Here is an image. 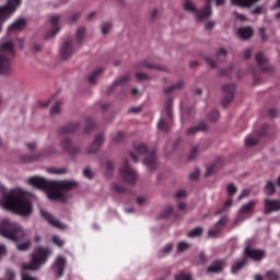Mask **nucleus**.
Instances as JSON below:
<instances>
[{"label":"nucleus","instance_id":"51","mask_svg":"<svg viewBox=\"0 0 280 280\" xmlns=\"http://www.w3.org/2000/svg\"><path fill=\"white\" fill-rule=\"evenodd\" d=\"M94 128H95V122L93 120H91V118H88L86 125L84 127V132L89 133V132H91V130H94Z\"/></svg>","mask_w":280,"mask_h":280},{"label":"nucleus","instance_id":"15","mask_svg":"<svg viewBox=\"0 0 280 280\" xmlns=\"http://www.w3.org/2000/svg\"><path fill=\"white\" fill-rule=\"evenodd\" d=\"M226 268V260L217 259L210 266L207 267L206 272L208 275H220Z\"/></svg>","mask_w":280,"mask_h":280},{"label":"nucleus","instance_id":"11","mask_svg":"<svg viewBox=\"0 0 280 280\" xmlns=\"http://www.w3.org/2000/svg\"><path fill=\"white\" fill-rule=\"evenodd\" d=\"M119 176L127 185H135L137 183V171L130 167L127 160L124 161V166L119 170Z\"/></svg>","mask_w":280,"mask_h":280},{"label":"nucleus","instance_id":"44","mask_svg":"<svg viewBox=\"0 0 280 280\" xmlns=\"http://www.w3.org/2000/svg\"><path fill=\"white\" fill-rule=\"evenodd\" d=\"M266 279L267 280H279L280 279L279 272L275 271V269H271V270L267 271Z\"/></svg>","mask_w":280,"mask_h":280},{"label":"nucleus","instance_id":"61","mask_svg":"<svg viewBox=\"0 0 280 280\" xmlns=\"http://www.w3.org/2000/svg\"><path fill=\"white\" fill-rule=\"evenodd\" d=\"M175 280H191V276L187 273H178Z\"/></svg>","mask_w":280,"mask_h":280},{"label":"nucleus","instance_id":"9","mask_svg":"<svg viewBox=\"0 0 280 280\" xmlns=\"http://www.w3.org/2000/svg\"><path fill=\"white\" fill-rule=\"evenodd\" d=\"M173 106L174 98H168L165 103V110L168 120H166L165 118H161L158 122V129L162 130V132H170L172 119H174V113L172 112Z\"/></svg>","mask_w":280,"mask_h":280},{"label":"nucleus","instance_id":"33","mask_svg":"<svg viewBox=\"0 0 280 280\" xmlns=\"http://www.w3.org/2000/svg\"><path fill=\"white\" fill-rule=\"evenodd\" d=\"M259 0H231L232 5H241V8H250L254 3H257Z\"/></svg>","mask_w":280,"mask_h":280},{"label":"nucleus","instance_id":"57","mask_svg":"<svg viewBox=\"0 0 280 280\" xmlns=\"http://www.w3.org/2000/svg\"><path fill=\"white\" fill-rule=\"evenodd\" d=\"M52 244H56V246L62 248V246H65V241H61L60 236H54Z\"/></svg>","mask_w":280,"mask_h":280},{"label":"nucleus","instance_id":"18","mask_svg":"<svg viewBox=\"0 0 280 280\" xmlns=\"http://www.w3.org/2000/svg\"><path fill=\"white\" fill-rule=\"evenodd\" d=\"M50 23L52 25V30L48 31L45 35L46 40H49V38H54L58 32H60V26L58 23H60V15H54L50 18Z\"/></svg>","mask_w":280,"mask_h":280},{"label":"nucleus","instance_id":"2","mask_svg":"<svg viewBox=\"0 0 280 280\" xmlns=\"http://www.w3.org/2000/svg\"><path fill=\"white\" fill-rule=\"evenodd\" d=\"M0 235L11 242H21V240H25V230L21 224L10 219H4L0 223Z\"/></svg>","mask_w":280,"mask_h":280},{"label":"nucleus","instance_id":"54","mask_svg":"<svg viewBox=\"0 0 280 280\" xmlns=\"http://www.w3.org/2000/svg\"><path fill=\"white\" fill-rule=\"evenodd\" d=\"M113 27V24L110 22H106L102 25V34L106 36L108 32H110V28Z\"/></svg>","mask_w":280,"mask_h":280},{"label":"nucleus","instance_id":"38","mask_svg":"<svg viewBox=\"0 0 280 280\" xmlns=\"http://www.w3.org/2000/svg\"><path fill=\"white\" fill-rule=\"evenodd\" d=\"M205 233V229L202 228H195L190 232H188L187 237L194 238V237H200Z\"/></svg>","mask_w":280,"mask_h":280},{"label":"nucleus","instance_id":"35","mask_svg":"<svg viewBox=\"0 0 280 280\" xmlns=\"http://www.w3.org/2000/svg\"><path fill=\"white\" fill-rule=\"evenodd\" d=\"M51 154H56V147H48L39 156L33 158V161H38V159H43L45 156H51Z\"/></svg>","mask_w":280,"mask_h":280},{"label":"nucleus","instance_id":"20","mask_svg":"<svg viewBox=\"0 0 280 280\" xmlns=\"http://www.w3.org/2000/svg\"><path fill=\"white\" fill-rule=\"evenodd\" d=\"M80 126L81 124L79 121L65 125L59 128V135L63 137H66V135H72V132H77L78 130H80Z\"/></svg>","mask_w":280,"mask_h":280},{"label":"nucleus","instance_id":"55","mask_svg":"<svg viewBox=\"0 0 280 280\" xmlns=\"http://www.w3.org/2000/svg\"><path fill=\"white\" fill-rule=\"evenodd\" d=\"M174 248V244L170 243V244H166L164 246V248H162L160 250V255H168V253Z\"/></svg>","mask_w":280,"mask_h":280},{"label":"nucleus","instance_id":"40","mask_svg":"<svg viewBox=\"0 0 280 280\" xmlns=\"http://www.w3.org/2000/svg\"><path fill=\"white\" fill-rule=\"evenodd\" d=\"M174 212V207L167 206L164 211L160 214L161 220L167 219Z\"/></svg>","mask_w":280,"mask_h":280},{"label":"nucleus","instance_id":"37","mask_svg":"<svg viewBox=\"0 0 280 280\" xmlns=\"http://www.w3.org/2000/svg\"><path fill=\"white\" fill-rule=\"evenodd\" d=\"M182 86H184V83H183V81H179L176 84H173V85L164 89V93H165V95H170V93H174V91H178V89H180Z\"/></svg>","mask_w":280,"mask_h":280},{"label":"nucleus","instance_id":"22","mask_svg":"<svg viewBox=\"0 0 280 280\" xmlns=\"http://www.w3.org/2000/svg\"><path fill=\"white\" fill-rule=\"evenodd\" d=\"M66 266H67V259H65V257L62 256L57 257L55 261V269L58 277H62V275H65Z\"/></svg>","mask_w":280,"mask_h":280},{"label":"nucleus","instance_id":"8","mask_svg":"<svg viewBox=\"0 0 280 280\" xmlns=\"http://www.w3.org/2000/svg\"><path fill=\"white\" fill-rule=\"evenodd\" d=\"M21 3L22 0H8L5 5L0 7V32L3 27V23L10 19L13 12H16V9Z\"/></svg>","mask_w":280,"mask_h":280},{"label":"nucleus","instance_id":"30","mask_svg":"<svg viewBox=\"0 0 280 280\" xmlns=\"http://www.w3.org/2000/svg\"><path fill=\"white\" fill-rule=\"evenodd\" d=\"M222 163H224V160L222 158H219L217 162L212 165H210L206 171V176H211L212 174H215L218 172L219 167H222Z\"/></svg>","mask_w":280,"mask_h":280},{"label":"nucleus","instance_id":"64","mask_svg":"<svg viewBox=\"0 0 280 280\" xmlns=\"http://www.w3.org/2000/svg\"><path fill=\"white\" fill-rule=\"evenodd\" d=\"M22 280H36V278L30 276L28 273H25V271L22 272Z\"/></svg>","mask_w":280,"mask_h":280},{"label":"nucleus","instance_id":"29","mask_svg":"<svg viewBox=\"0 0 280 280\" xmlns=\"http://www.w3.org/2000/svg\"><path fill=\"white\" fill-rule=\"evenodd\" d=\"M26 22L24 19H20L15 21L13 24H11L8 30L9 32H21L25 28Z\"/></svg>","mask_w":280,"mask_h":280},{"label":"nucleus","instance_id":"50","mask_svg":"<svg viewBox=\"0 0 280 280\" xmlns=\"http://www.w3.org/2000/svg\"><path fill=\"white\" fill-rule=\"evenodd\" d=\"M124 131H118L117 135L112 138V143H121V141H124Z\"/></svg>","mask_w":280,"mask_h":280},{"label":"nucleus","instance_id":"12","mask_svg":"<svg viewBox=\"0 0 280 280\" xmlns=\"http://www.w3.org/2000/svg\"><path fill=\"white\" fill-rule=\"evenodd\" d=\"M244 257L246 259H252V261H264L266 259V250L252 248L250 245H247L244 249Z\"/></svg>","mask_w":280,"mask_h":280},{"label":"nucleus","instance_id":"59","mask_svg":"<svg viewBox=\"0 0 280 280\" xmlns=\"http://www.w3.org/2000/svg\"><path fill=\"white\" fill-rule=\"evenodd\" d=\"M83 176L85 178H89V180H93V176H94L93 171H91V168H84Z\"/></svg>","mask_w":280,"mask_h":280},{"label":"nucleus","instance_id":"19","mask_svg":"<svg viewBox=\"0 0 280 280\" xmlns=\"http://www.w3.org/2000/svg\"><path fill=\"white\" fill-rule=\"evenodd\" d=\"M104 144V135L98 133L93 143L88 148V154H96L100 151V148Z\"/></svg>","mask_w":280,"mask_h":280},{"label":"nucleus","instance_id":"3","mask_svg":"<svg viewBox=\"0 0 280 280\" xmlns=\"http://www.w3.org/2000/svg\"><path fill=\"white\" fill-rule=\"evenodd\" d=\"M0 75H10L12 73V58H14V43L8 40L0 46Z\"/></svg>","mask_w":280,"mask_h":280},{"label":"nucleus","instance_id":"45","mask_svg":"<svg viewBox=\"0 0 280 280\" xmlns=\"http://www.w3.org/2000/svg\"><path fill=\"white\" fill-rule=\"evenodd\" d=\"M16 248L18 250H21V252L30 250V248H32V242L26 241L24 243L18 244Z\"/></svg>","mask_w":280,"mask_h":280},{"label":"nucleus","instance_id":"63","mask_svg":"<svg viewBox=\"0 0 280 280\" xmlns=\"http://www.w3.org/2000/svg\"><path fill=\"white\" fill-rule=\"evenodd\" d=\"M14 277H16V273H14L13 270H7V279L8 280H14Z\"/></svg>","mask_w":280,"mask_h":280},{"label":"nucleus","instance_id":"52","mask_svg":"<svg viewBox=\"0 0 280 280\" xmlns=\"http://www.w3.org/2000/svg\"><path fill=\"white\" fill-rule=\"evenodd\" d=\"M113 187V190L116 192V194H126V188L122 187L121 185L117 184V183H114L112 185Z\"/></svg>","mask_w":280,"mask_h":280},{"label":"nucleus","instance_id":"53","mask_svg":"<svg viewBox=\"0 0 280 280\" xmlns=\"http://www.w3.org/2000/svg\"><path fill=\"white\" fill-rule=\"evenodd\" d=\"M141 67H144L145 69H161V67L154 65V63H150L149 60H143L141 62Z\"/></svg>","mask_w":280,"mask_h":280},{"label":"nucleus","instance_id":"7","mask_svg":"<svg viewBox=\"0 0 280 280\" xmlns=\"http://www.w3.org/2000/svg\"><path fill=\"white\" fill-rule=\"evenodd\" d=\"M206 5L198 11L196 5H194V2L191 0H185L184 1V10L186 12H191L192 14H196L198 21H205V19H209L211 16V0H206Z\"/></svg>","mask_w":280,"mask_h":280},{"label":"nucleus","instance_id":"26","mask_svg":"<svg viewBox=\"0 0 280 280\" xmlns=\"http://www.w3.org/2000/svg\"><path fill=\"white\" fill-rule=\"evenodd\" d=\"M257 207V201H249L243 205L240 209V215H248V213H253V210Z\"/></svg>","mask_w":280,"mask_h":280},{"label":"nucleus","instance_id":"43","mask_svg":"<svg viewBox=\"0 0 280 280\" xmlns=\"http://www.w3.org/2000/svg\"><path fill=\"white\" fill-rule=\"evenodd\" d=\"M60 106H62V101H58L55 103V105L50 109L51 117H54V115H60Z\"/></svg>","mask_w":280,"mask_h":280},{"label":"nucleus","instance_id":"41","mask_svg":"<svg viewBox=\"0 0 280 280\" xmlns=\"http://www.w3.org/2000/svg\"><path fill=\"white\" fill-rule=\"evenodd\" d=\"M226 192L230 198H233L237 194V186L235 184L231 183L226 187Z\"/></svg>","mask_w":280,"mask_h":280},{"label":"nucleus","instance_id":"46","mask_svg":"<svg viewBox=\"0 0 280 280\" xmlns=\"http://www.w3.org/2000/svg\"><path fill=\"white\" fill-rule=\"evenodd\" d=\"M208 119L210 121H218V119H220V112H218V109H212L208 115Z\"/></svg>","mask_w":280,"mask_h":280},{"label":"nucleus","instance_id":"25","mask_svg":"<svg viewBox=\"0 0 280 280\" xmlns=\"http://www.w3.org/2000/svg\"><path fill=\"white\" fill-rule=\"evenodd\" d=\"M206 130H209V126H207V122L200 121L197 126L188 128L187 135H196V132H206Z\"/></svg>","mask_w":280,"mask_h":280},{"label":"nucleus","instance_id":"24","mask_svg":"<svg viewBox=\"0 0 280 280\" xmlns=\"http://www.w3.org/2000/svg\"><path fill=\"white\" fill-rule=\"evenodd\" d=\"M255 60L257 62V66L261 67L262 71H265V72L272 71V69L270 67H266L268 59H267L266 55H264V52L256 54Z\"/></svg>","mask_w":280,"mask_h":280},{"label":"nucleus","instance_id":"56","mask_svg":"<svg viewBox=\"0 0 280 280\" xmlns=\"http://www.w3.org/2000/svg\"><path fill=\"white\" fill-rule=\"evenodd\" d=\"M228 55H229V51H226V49H224V48H221V49H219V51L217 52V58H218L219 60H224Z\"/></svg>","mask_w":280,"mask_h":280},{"label":"nucleus","instance_id":"4","mask_svg":"<svg viewBox=\"0 0 280 280\" xmlns=\"http://www.w3.org/2000/svg\"><path fill=\"white\" fill-rule=\"evenodd\" d=\"M40 180H46L45 177H38L34 176L28 179L30 185L33 187H36L37 189H43L44 191H47V197L49 200L60 202H65L67 200V195H65L60 188H56L54 186L45 187L42 185Z\"/></svg>","mask_w":280,"mask_h":280},{"label":"nucleus","instance_id":"28","mask_svg":"<svg viewBox=\"0 0 280 280\" xmlns=\"http://www.w3.org/2000/svg\"><path fill=\"white\" fill-rule=\"evenodd\" d=\"M130 80V75L126 74L121 79L116 80L109 88H107V95H110L117 86H121V84H126Z\"/></svg>","mask_w":280,"mask_h":280},{"label":"nucleus","instance_id":"49","mask_svg":"<svg viewBox=\"0 0 280 280\" xmlns=\"http://www.w3.org/2000/svg\"><path fill=\"white\" fill-rule=\"evenodd\" d=\"M48 174H57V175H62L67 174V168H54L49 167L47 168Z\"/></svg>","mask_w":280,"mask_h":280},{"label":"nucleus","instance_id":"14","mask_svg":"<svg viewBox=\"0 0 280 280\" xmlns=\"http://www.w3.org/2000/svg\"><path fill=\"white\" fill-rule=\"evenodd\" d=\"M61 149L63 152H67L71 156H75V154H80V147L73 144L71 138H63L60 142Z\"/></svg>","mask_w":280,"mask_h":280},{"label":"nucleus","instance_id":"32","mask_svg":"<svg viewBox=\"0 0 280 280\" xmlns=\"http://www.w3.org/2000/svg\"><path fill=\"white\" fill-rule=\"evenodd\" d=\"M247 264H248V259H246L244 256L242 260L236 261L232 266V269H231L232 273L237 275V272H240V270H242L244 268V266H246Z\"/></svg>","mask_w":280,"mask_h":280},{"label":"nucleus","instance_id":"58","mask_svg":"<svg viewBox=\"0 0 280 280\" xmlns=\"http://www.w3.org/2000/svg\"><path fill=\"white\" fill-rule=\"evenodd\" d=\"M136 79L138 80V82H143V80H150V77H148V74L143 72H138L136 73Z\"/></svg>","mask_w":280,"mask_h":280},{"label":"nucleus","instance_id":"21","mask_svg":"<svg viewBox=\"0 0 280 280\" xmlns=\"http://www.w3.org/2000/svg\"><path fill=\"white\" fill-rule=\"evenodd\" d=\"M40 213L44 220L46 222H49L51 226H55V229H63L65 225L62 224V222H60L58 219H55L54 215H51V213L45 210H40Z\"/></svg>","mask_w":280,"mask_h":280},{"label":"nucleus","instance_id":"60","mask_svg":"<svg viewBox=\"0 0 280 280\" xmlns=\"http://www.w3.org/2000/svg\"><path fill=\"white\" fill-rule=\"evenodd\" d=\"M197 261H198V264H207V261H208L207 255H205V253L201 252L197 256Z\"/></svg>","mask_w":280,"mask_h":280},{"label":"nucleus","instance_id":"5","mask_svg":"<svg viewBox=\"0 0 280 280\" xmlns=\"http://www.w3.org/2000/svg\"><path fill=\"white\" fill-rule=\"evenodd\" d=\"M49 255H51V249L45 247L35 248L32 261L23 265V270H38L43 264H47V259H49Z\"/></svg>","mask_w":280,"mask_h":280},{"label":"nucleus","instance_id":"1","mask_svg":"<svg viewBox=\"0 0 280 280\" xmlns=\"http://www.w3.org/2000/svg\"><path fill=\"white\" fill-rule=\"evenodd\" d=\"M2 192V199L0 205L7 211H12V213H16V215L27 217L32 215V201L25 195L23 190L13 189L10 191H5L3 186H0V194Z\"/></svg>","mask_w":280,"mask_h":280},{"label":"nucleus","instance_id":"62","mask_svg":"<svg viewBox=\"0 0 280 280\" xmlns=\"http://www.w3.org/2000/svg\"><path fill=\"white\" fill-rule=\"evenodd\" d=\"M268 131V125H262L260 129L257 131L258 137H265Z\"/></svg>","mask_w":280,"mask_h":280},{"label":"nucleus","instance_id":"13","mask_svg":"<svg viewBox=\"0 0 280 280\" xmlns=\"http://www.w3.org/2000/svg\"><path fill=\"white\" fill-rule=\"evenodd\" d=\"M223 97L221 104L224 108L229 106L235 97V84H225L222 86Z\"/></svg>","mask_w":280,"mask_h":280},{"label":"nucleus","instance_id":"16","mask_svg":"<svg viewBox=\"0 0 280 280\" xmlns=\"http://www.w3.org/2000/svg\"><path fill=\"white\" fill-rule=\"evenodd\" d=\"M264 207H265V209H264L265 215H270V213L280 211V200L279 199H265Z\"/></svg>","mask_w":280,"mask_h":280},{"label":"nucleus","instance_id":"34","mask_svg":"<svg viewBox=\"0 0 280 280\" xmlns=\"http://www.w3.org/2000/svg\"><path fill=\"white\" fill-rule=\"evenodd\" d=\"M259 144V137L247 136L245 138V147L246 148H255V145Z\"/></svg>","mask_w":280,"mask_h":280},{"label":"nucleus","instance_id":"47","mask_svg":"<svg viewBox=\"0 0 280 280\" xmlns=\"http://www.w3.org/2000/svg\"><path fill=\"white\" fill-rule=\"evenodd\" d=\"M190 245L187 242H179L177 244V253H185V250H189Z\"/></svg>","mask_w":280,"mask_h":280},{"label":"nucleus","instance_id":"31","mask_svg":"<svg viewBox=\"0 0 280 280\" xmlns=\"http://www.w3.org/2000/svg\"><path fill=\"white\" fill-rule=\"evenodd\" d=\"M265 194L267 196H275L277 194V183L268 180L265 185Z\"/></svg>","mask_w":280,"mask_h":280},{"label":"nucleus","instance_id":"6","mask_svg":"<svg viewBox=\"0 0 280 280\" xmlns=\"http://www.w3.org/2000/svg\"><path fill=\"white\" fill-rule=\"evenodd\" d=\"M133 150L138 152V154H145L143 163L147 165L151 172L156 170V150L150 151L145 143L135 142Z\"/></svg>","mask_w":280,"mask_h":280},{"label":"nucleus","instance_id":"23","mask_svg":"<svg viewBox=\"0 0 280 280\" xmlns=\"http://www.w3.org/2000/svg\"><path fill=\"white\" fill-rule=\"evenodd\" d=\"M226 217L221 218L215 224L214 228L217 230H209L208 235L209 237H218V234L222 231L220 226H226Z\"/></svg>","mask_w":280,"mask_h":280},{"label":"nucleus","instance_id":"39","mask_svg":"<svg viewBox=\"0 0 280 280\" xmlns=\"http://www.w3.org/2000/svg\"><path fill=\"white\" fill-rule=\"evenodd\" d=\"M84 36H86V28L81 27L77 31V39L78 45H82V40H84Z\"/></svg>","mask_w":280,"mask_h":280},{"label":"nucleus","instance_id":"48","mask_svg":"<svg viewBox=\"0 0 280 280\" xmlns=\"http://www.w3.org/2000/svg\"><path fill=\"white\" fill-rule=\"evenodd\" d=\"M115 171V164L113 161L106 162V176L110 177L113 175V172Z\"/></svg>","mask_w":280,"mask_h":280},{"label":"nucleus","instance_id":"36","mask_svg":"<svg viewBox=\"0 0 280 280\" xmlns=\"http://www.w3.org/2000/svg\"><path fill=\"white\" fill-rule=\"evenodd\" d=\"M104 72V68L96 69L92 74L89 75L88 82L90 84H95V81L97 80L98 75Z\"/></svg>","mask_w":280,"mask_h":280},{"label":"nucleus","instance_id":"42","mask_svg":"<svg viewBox=\"0 0 280 280\" xmlns=\"http://www.w3.org/2000/svg\"><path fill=\"white\" fill-rule=\"evenodd\" d=\"M199 152H200V149L198 148V145L192 147L188 154V161H194L195 159H197Z\"/></svg>","mask_w":280,"mask_h":280},{"label":"nucleus","instance_id":"27","mask_svg":"<svg viewBox=\"0 0 280 280\" xmlns=\"http://www.w3.org/2000/svg\"><path fill=\"white\" fill-rule=\"evenodd\" d=\"M237 34L243 40H248L249 38H253V27L250 26L241 27L238 28Z\"/></svg>","mask_w":280,"mask_h":280},{"label":"nucleus","instance_id":"17","mask_svg":"<svg viewBox=\"0 0 280 280\" xmlns=\"http://www.w3.org/2000/svg\"><path fill=\"white\" fill-rule=\"evenodd\" d=\"M73 39H68L61 46L60 57L62 58V60H69V58H71V56L73 55Z\"/></svg>","mask_w":280,"mask_h":280},{"label":"nucleus","instance_id":"10","mask_svg":"<svg viewBox=\"0 0 280 280\" xmlns=\"http://www.w3.org/2000/svg\"><path fill=\"white\" fill-rule=\"evenodd\" d=\"M39 183L45 187H56L61 189V191H71L78 187V182L75 180L49 182L47 179H39Z\"/></svg>","mask_w":280,"mask_h":280}]
</instances>
